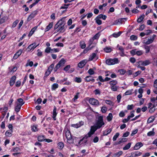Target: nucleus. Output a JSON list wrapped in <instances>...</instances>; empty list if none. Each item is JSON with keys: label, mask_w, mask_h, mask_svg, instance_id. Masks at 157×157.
Segmentation results:
<instances>
[{"label": "nucleus", "mask_w": 157, "mask_h": 157, "mask_svg": "<svg viewBox=\"0 0 157 157\" xmlns=\"http://www.w3.org/2000/svg\"><path fill=\"white\" fill-rule=\"evenodd\" d=\"M39 45V44H38L36 45V43L35 42L33 43L32 44L29 45L27 47V51L28 52H29L31 50L33 51L35 48L38 46Z\"/></svg>", "instance_id": "39448f33"}, {"label": "nucleus", "mask_w": 157, "mask_h": 157, "mask_svg": "<svg viewBox=\"0 0 157 157\" xmlns=\"http://www.w3.org/2000/svg\"><path fill=\"white\" fill-rule=\"evenodd\" d=\"M24 104V103L22 104H17L15 107V110L16 112H19L21 109V106Z\"/></svg>", "instance_id": "f3484780"}, {"label": "nucleus", "mask_w": 157, "mask_h": 157, "mask_svg": "<svg viewBox=\"0 0 157 157\" xmlns=\"http://www.w3.org/2000/svg\"><path fill=\"white\" fill-rule=\"evenodd\" d=\"M144 47L145 49V52L146 53H147L149 52L151 48L150 46L144 45Z\"/></svg>", "instance_id": "f704fd0d"}, {"label": "nucleus", "mask_w": 157, "mask_h": 157, "mask_svg": "<svg viewBox=\"0 0 157 157\" xmlns=\"http://www.w3.org/2000/svg\"><path fill=\"white\" fill-rule=\"evenodd\" d=\"M92 136V135L88 132L87 134L84 135V136L83 137V138L84 139H87L88 138L91 137Z\"/></svg>", "instance_id": "e2e57ef3"}, {"label": "nucleus", "mask_w": 157, "mask_h": 157, "mask_svg": "<svg viewBox=\"0 0 157 157\" xmlns=\"http://www.w3.org/2000/svg\"><path fill=\"white\" fill-rule=\"evenodd\" d=\"M13 131L7 130L5 132V135L6 136L11 137L12 135Z\"/></svg>", "instance_id": "cd10ccee"}, {"label": "nucleus", "mask_w": 157, "mask_h": 157, "mask_svg": "<svg viewBox=\"0 0 157 157\" xmlns=\"http://www.w3.org/2000/svg\"><path fill=\"white\" fill-rule=\"evenodd\" d=\"M59 87V85L57 83H54L53 84L51 87V89L52 90H55Z\"/></svg>", "instance_id": "7c9ffc66"}, {"label": "nucleus", "mask_w": 157, "mask_h": 157, "mask_svg": "<svg viewBox=\"0 0 157 157\" xmlns=\"http://www.w3.org/2000/svg\"><path fill=\"white\" fill-rule=\"evenodd\" d=\"M99 18H96V17L95 19L96 21V23L99 25H101L102 24V21L100 20L99 19Z\"/></svg>", "instance_id": "052dcab7"}, {"label": "nucleus", "mask_w": 157, "mask_h": 157, "mask_svg": "<svg viewBox=\"0 0 157 157\" xmlns=\"http://www.w3.org/2000/svg\"><path fill=\"white\" fill-rule=\"evenodd\" d=\"M134 106L133 104L131 105H128L127 106V109L128 110H132L134 107Z\"/></svg>", "instance_id": "bf43d9fd"}, {"label": "nucleus", "mask_w": 157, "mask_h": 157, "mask_svg": "<svg viewBox=\"0 0 157 157\" xmlns=\"http://www.w3.org/2000/svg\"><path fill=\"white\" fill-rule=\"evenodd\" d=\"M94 40V39L92 37L88 41L89 46L88 47H90V49H91L93 48L94 46H91V45L93 43L94 44V43H93V41Z\"/></svg>", "instance_id": "aec40b11"}, {"label": "nucleus", "mask_w": 157, "mask_h": 157, "mask_svg": "<svg viewBox=\"0 0 157 157\" xmlns=\"http://www.w3.org/2000/svg\"><path fill=\"white\" fill-rule=\"evenodd\" d=\"M155 119V117L154 116H151L147 120V123H150L152 122Z\"/></svg>", "instance_id": "bb28decb"}, {"label": "nucleus", "mask_w": 157, "mask_h": 157, "mask_svg": "<svg viewBox=\"0 0 157 157\" xmlns=\"http://www.w3.org/2000/svg\"><path fill=\"white\" fill-rule=\"evenodd\" d=\"M143 145V144L141 142L137 143L134 146L133 149L135 150H138Z\"/></svg>", "instance_id": "dca6fc26"}, {"label": "nucleus", "mask_w": 157, "mask_h": 157, "mask_svg": "<svg viewBox=\"0 0 157 157\" xmlns=\"http://www.w3.org/2000/svg\"><path fill=\"white\" fill-rule=\"evenodd\" d=\"M96 54L95 53H93L91 55H90L89 58V61H92L95 57H96Z\"/></svg>", "instance_id": "393cba45"}, {"label": "nucleus", "mask_w": 157, "mask_h": 157, "mask_svg": "<svg viewBox=\"0 0 157 157\" xmlns=\"http://www.w3.org/2000/svg\"><path fill=\"white\" fill-rule=\"evenodd\" d=\"M127 18H121L119 19L118 20H116L115 21L114 24L118 25L122 24L125 21H126L127 20Z\"/></svg>", "instance_id": "1a4fd4ad"}, {"label": "nucleus", "mask_w": 157, "mask_h": 157, "mask_svg": "<svg viewBox=\"0 0 157 157\" xmlns=\"http://www.w3.org/2000/svg\"><path fill=\"white\" fill-rule=\"evenodd\" d=\"M150 63V62L149 60H146L142 62V65L144 66L148 65Z\"/></svg>", "instance_id": "c03bdc74"}, {"label": "nucleus", "mask_w": 157, "mask_h": 157, "mask_svg": "<svg viewBox=\"0 0 157 157\" xmlns=\"http://www.w3.org/2000/svg\"><path fill=\"white\" fill-rule=\"evenodd\" d=\"M113 118V115L111 113H109L107 117V120L108 121H111Z\"/></svg>", "instance_id": "4c0bfd02"}, {"label": "nucleus", "mask_w": 157, "mask_h": 157, "mask_svg": "<svg viewBox=\"0 0 157 157\" xmlns=\"http://www.w3.org/2000/svg\"><path fill=\"white\" fill-rule=\"evenodd\" d=\"M120 134L119 132H117L116 133L115 135L113 136V141H115L116 140L117 138L119 136Z\"/></svg>", "instance_id": "5fc2aeb1"}, {"label": "nucleus", "mask_w": 157, "mask_h": 157, "mask_svg": "<svg viewBox=\"0 0 157 157\" xmlns=\"http://www.w3.org/2000/svg\"><path fill=\"white\" fill-rule=\"evenodd\" d=\"M119 60L117 58L108 59L106 60V64L109 65L117 64L119 63Z\"/></svg>", "instance_id": "7ed1b4c3"}, {"label": "nucleus", "mask_w": 157, "mask_h": 157, "mask_svg": "<svg viewBox=\"0 0 157 157\" xmlns=\"http://www.w3.org/2000/svg\"><path fill=\"white\" fill-rule=\"evenodd\" d=\"M66 24V21L64 18L60 19L55 25L54 29L56 30L57 32L62 33L66 31L64 26Z\"/></svg>", "instance_id": "f257e3e1"}, {"label": "nucleus", "mask_w": 157, "mask_h": 157, "mask_svg": "<svg viewBox=\"0 0 157 157\" xmlns=\"http://www.w3.org/2000/svg\"><path fill=\"white\" fill-rule=\"evenodd\" d=\"M118 72L120 73L121 75H124L126 72V71L124 69H119L118 70Z\"/></svg>", "instance_id": "79ce46f5"}, {"label": "nucleus", "mask_w": 157, "mask_h": 157, "mask_svg": "<svg viewBox=\"0 0 157 157\" xmlns=\"http://www.w3.org/2000/svg\"><path fill=\"white\" fill-rule=\"evenodd\" d=\"M38 11L36 10L33 11L31 14L28 16L27 20L28 21H29L31 20L33 18H34L35 16L37 14Z\"/></svg>", "instance_id": "423d86ee"}, {"label": "nucleus", "mask_w": 157, "mask_h": 157, "mask_svg": "<svg viewBox=\"0 0 157 157\" xmlns=\"http://www.w3.org/2000/svg\"><path fill=\"white\" fill-rule=\"evenodd\" d=\"M111 89L113 91H117L118 89V87L116 85L111 86Z\"/></svg>", "instance_id": "49530a36"}, {"label": "nucleus", "mask_w": 157, "mask_h": 157, "mask_svg": "<svg viewBox=\"0 0 157 157\" xmlns=\"http://www.w3.org/2000/svg\"><path fill=\"white\" fill-rule=\"evenodd\" d=\"M117 47L118 48V50L121 52V53H120L121 56L123 57L126 56V55L124 53V49L122 46H120L119 44H118Z\"/></svg>", "instance_id": "0eeeda50"}, {"label": "nucleus", "mask_w": 157, "mask_h": 157, "mask_svg": "<svg viewBox=\"0 0 157 157\" xmlns=\"http://www.w3.org/2000/svg\"><path fill=\"white\" fill-rule=\"evenodd\" d=\"M19 22V20H15L12 24V28H15L17 25L18 23V22Z\"/></svg>", "instance_id": "603ef678"}, {"label": "nucleus", "mask_w": 157, "mask_h": 157, "mask_svg": "<svg viewBox=\"0 0 157 157\" xmlns=\"http://www.w3.org/2000/svg\"><path fill=\"white\" fill-rule=\"evenodd\" d=\"M87 72L90 75H93L94 73V71L92 68H90Z\"/></svg>", "instance_id": "6e6d98bb"}, {"label": "nucleus", "mask_w": 157, "mask_h": 157, "mask_svg": "<svg viewBox=\"0 0 157 157\" xmlns=\"http://www.w3.org/2000/svg\"><path fill=\"white\" fill-rule=\"evenodd\" d=\"M23 52V50L20 49L13 56V59H17L21 54Z\"/></svg>", "instance_id": "ddd939ff"}, {"label": "nucleus", "mask_w": 157, "mask_h": 157, "mask_svg": "<svg viewBox=\"0 0 157 157\" xmlns=\"http://www.w3.org/2000/svg\"><path fill=\"white\" fill-rule=\"evenodd\" d=\"M66 61L63 58H62L58 63V64L60 66V67L64 66L65 63Z\"/></svg>", "instance_id": "b1692460"}, {"label": "nucleus", "mask_w": 157, "mask_h": 157, "mask_svg": "<svg viewBox=\"0 0 157 157\" xmlns=\"http://www.w3.org/2000/svg\"><path fill=\"white\" fill-rule=\"evenodd\" d=\"M154 128H153L152 129V131H150L149 132L147 133V136H154L155 135V132L154 131Z\"/></svg>", "instance_id": "e433bc0d"}, {"label": "nucleus", "mask_w": 157, "mask_h": 157, "mask_svg": "<svg viewBox=\"0 0 157 157\" xmlns=\"http://www.w3.org/2000/svg\"><path fill=\"white\" fill-rule=\"evenodd\" d=\"M52 49L50 47H47L45 50L44 52L45 53H49L50 52L51 53Z\"/></svg>", "instance_id": "3c124183"}, {"label": "nucleus", "mask_w": 157, "mask_h": 157, "mask_svg": "<svg viewBox=\"0 0 157 157\" xmlns=\"http://www.w3.org/2000/svg\"><path fill=\"white\" fill-rule=\"evenodd\" d=\"M92 76H91L90 75H89L86 76L85 78V81L87 82H89L90 81H91V78H90Z\"/></svg>", "instance_id": "8fccbe9b"}, {"label": "nucleus", "mask_w": 157, "mask_h": 157, "mask_svg": "<svg viewBox=\"0 0 157 157\" xmlns=\"http://www.w3.org/2000/svg\"><path fill=\"white\" fill-rule=\"evenodd\" d=\"M54 64L52 63L49 66L47 70L52 72L53 68H54Z\"/></svg>", "instance_id": "09e8293b"}, {"label": "nucleus", "mask_w": 157, "mask_h": 157, "mask_svg": "<svg viewBox=\"0 0 157 157\" xmlns=\"http://www.w3.org/2000/svg\"><path fill=\"white\" fill-rule=\"evenodd\" d=\"M74 81L76 82L79 83L82 82V79L80 77H76L74 79Z\"/></svg>", "instance_id": "58836bf2"}, {"label": "nucleus", "mask_w": 157, "mask_h": 157, "mask_svg": "<svg viewBox=\"0 0 157 157\" xmlns=\"http://www.w3.org/2000/svg\"><path fill=\"white\" fill-rule=\"evenodd\" d=\"M16 77L15 75H13L11 77L10 81V86H12L15 83Z\"/></svg>", "instance_id": "4468645a"}, {"label": "nucleus", "mask_w": 157, "mask_h": 157, "mask_svg": "<svg viewBox=\"0 0 157 157\" xmlns=\"http://www.w3.org/2000/svg\"><path fill=\"white\" fill-rule=\"evenodd\" d=\"M132 90H127L124 93L125 95H130L132 94Z\"/></svg>", "instance_id": "0e129e2a"}, {"label": "nucleus", "mask_w": 157, "mask_h": 157, "mask_svg": "<svg viewBox=\"0 0 157 157\" xmlns=\"http://www.w3.org/2000/svg\"><path fill=\"white\" fill-rule=\"evenodd\" d=\"M107 16L106 15L102 14H99L96 17V18L102 19L104 20H105Z\"/></svg>", "instance_id": "a878e982"}, {"label": "nucleus", "mask_w": 157, "mask_h": 157, "mask_svg": "<svg viewBox=\"0 0 157 157\" xmlns=\"http://www.w3.org/2000/svg\"><path fill=\"white\" fill-rule=\"evenodd\" d=\"M112 131V128L107 129L103 132V135L107 136Z\"/></svg>", "instance_id": "4be33fe9"}, {"label": "nucleus", "mask_w": 157, "mask_h": 157, "mask_svg": "<svg viewBox=\"0 0 157 157\" xmlns=\"http://www.w3.org/2000/svg\"><path fill=\"white\" fill-rule=\"evenodd\" d=\"M104 50L105 52L109 53L112 51V50L110 47H106L104 48Z\"/></svg>", "instance_id": "72a5a7b5"}, {"label": "nucleus", "mask_w": 157, "mask_h": 157, "mask_svg": "<svg viewBox=\"0 0 157 157\" xmlns=\"http://www.w3.org/2000/svg\"><path fill=\"white\" fill-rule=\"evenodd\" d=\"M136 49H134L130 51V52L132 56H134L135 55H136Z\"/></svg>", "instance_id": "680f3d73"}, {"label": "nucleus", "mask_w": 157, "mask_h": 157, "mask_svg": "<svg viewBox=\"0 0 157 157\" xmlns=\"http://www.w3.org/2000/svg\"><path fill=\"white\" fill-rule=\"evenodd\" d=\"M154 41V38L148 39V40L144 42V44H149L152 43Z\"/></svg>", "instance_id": "37998d69"}, {"label": "nucleus", "mask_w": 157, "mask_h": 157, "mask_svg": "<svg viewBox=\"0 0 157 157\" xmlns=\"http://www.w3.org/2000/svg\"><path fill=\"white\" fill-rule=\"evenodd\" d=\"M53 25V22L50 23L48 25L45 29V32H46L48 31L51 28H52Z\"/></svg>", "instance_id": "a211bd4d"}, {"label": "nucleus", "mask_w": 157, "mask_h": 157, "mask_svg": "<svg viewBox=\"0 0 157 157\" xmlns=\"http://www.w3.org/2000/svg\"><path fill=\"white\" fill-rule=\"evenodd\" d=\"M144 14H143V15H141L140 17L137 19V22L138 23H140L144 19Z\"/></svg>", "instance_id": "2f4dec72"}, {"label": "nucleus", "mask_w": 157, "mask_h": 157, "mask_svg": "<svg viewBox=\"0 0 157 157\" xmlns=\"http://www.w3.org/2000/svg\"><path fill=\"white\" fill-rule=\"evenodd\" d=\"M45 137L44 135H40L37 137V140L39 141L42 142L44 141Z\"/></svg>", "instance_id": "5701e85b"}, {"label": "nucleus", "mask_w": 157, "mask_h": 157, "mask_svg": "<svg viewBox=\"0 0 157 157\" xmlns=\"http://www.w3.org/2000/svg\"><path fill=\"white\" fill-rule=\"evenodd\" d=\"M100 35V32H98L95 34L92 38L93 39H94V40L98 39L99 38Z\"/></svg>", "instance_id": "ea45409f"}, {"label": "nucleus", "mask_w": 157, "mask_h": 157, "mask_svg": "<svg viewBox=\"0 0 157 157\" xmlns=\"http://www.w3.org/2000/svg\"><path fill=\"white\" fill-rule=\"evenodd\" d=\"M71 67V66L70 65H67L65 67H64L63 69V70L67 72V71Z\"/></svg>", "instance_id": "774afa93"}, {"label": "nucleus", "mask_w": 157, "mask_h": 157, "mask_svg": "<svg viewBox=\"0 0 157 157\" xmlns=\"http://www.w3.org/2000/svg\"><path fill=\"white\" fill-rule=\"evenodd\" d=\"M89 103L91 105L95 106H98L100 105L99 101L94 98H90L89 100Z\"/></svg>", "instance_id": "20e7f679"}, {"label": "nucleus", "mask_w": 157, "mask_h": 157, "mask_svg": "<svg viewBox=\"0 0 157 157\" xmlns=\"http://www.w3.org/2000/svg\"><path fill=\"white\" fill-rule=\"evenodd\" d=\"M57 145L58 148L60 149H62L64 146V144L62 142H59Z\"/></svg>", "instance_id": "c9c22d12"}, {"label": "nucleus", "mask_w": 157, "mask_h": 157, "mask_svg": "<svg viewBox=\"0 0 157 157\" xmlns=\"http://www.w3.org/2000/svg\"><path fill=\"white\" fill-rule=\"evenodd\" d=\"M86 63L87 62L86 60H83L78 63V67H79L82 68L85 65Z\"/></svg>", "instance_id": "f8f14e48"}, {"label": "nucleus", "mask_w": 157, "mask_h": 157, "mask_svg": "<svg viewBox=\"0 0 157 157\" xmlns=\"http://www.w3.org/2000/svg\"><path fill=\"white\" fill-rule=\"evenodd\" d=\"M98 129L95 125H93L91 127L90 131L89 132L92 135L94 134L95 132Z\"/></svg>", "instance_id": "9b49d317"}, {"label": "nucleus", "mask_w": 157, "mask_h": 157, "mask_svg": "<svg viewBox=\"0 0 157 157\" xmlns=\"http://www.w3.org/2000/svg\"><path fill=\"white\" fill-rule=\"evenodd\" d=\"M51 72L50 71L47 70L44 74V78H46L51 74Z\"/></svg>", "instance_id": "4d7b16f0"}, {"label": "nucleus", "mask_w": 157, "mask_h": 157, "mask_svg": "<svg viewBox=\"0 0 157 157\" xmlns=\"http://www.w3.org/2000/svg\"><path fill=\"white\" fill-rule=\"evenodd\" d=\"M121 34V32L120 31H119L117 33H113L112 35L113 37L117 38L120 36Z\"/></svg>", "instance_id": "a18cd8bd"}, {"label": "nucleus", "mask_w": 157, "mask_h": 157, "mask_svg": "<svg viewBox=\"0 0 157 157\" xmlns=\"http://www.w3.org/2000/svg\"><path fill=\"white\" fill-rule=\"evenodd\" d=\"M8 19V17L7 16H3L1 17L0 15V25L5 23Z\"/></svg>", "instance_id": "9d476101"}, {"label": "nucleus", "mask_w": 157, "mask_h": 157, "mask_svg": "<svg viewBox=\"0 0 157 157\" xmlns=\"http://www.w3.org/2000/svg\"><path fill=\"white\" fill-rule=\"evenodd\" d=\"M107 107L105 105L101 107V112L103 113H105L107 111Z\"/></svg>", "instance_id": "de8ad7c7"}, {"label": "nucleus", "mask_w": 157, "mask_h": 157, "mask_svg": "<svg viewBox=\"0 0 157 157\" xmlns=\"http://www.w3.org/2000/svg\"><path fill=\"white\" fill-rule=\"evenodd\" d=\"M38 27V26H35L29 32V34H28L29 37H30L33 34L35 31L36 29Z\"/></svg>", "instance_id": "412c9836"}, {"label": "nucleus", "mask_w": 157, "mask_h": 157, "mask_svg": "<svg viewBox=\"0 0 157 157\" xmlns=\"http://www.w3.org/2000/svg\"><path fill=\"white\" fill-rule=\"evenodd\" d=\"M31 130L33 132H36L38 131V128L37 125H33L31 126Z\"/></svg>", "instance_id": "c85d7f7f"}, {"label": "nucleus", "mask_w": 157, "mask_h": 157, "mask_svg": "<svg viewBox=\"0 0 157 157\" xmlns=\"http://www.w3.org/2000/svg\"><path fill=\"white\" fill-rule=\"evenodd\" d=\"M105 124L103 121V117L102 116H99L98 117V120L97 121L95 125L98 128H100L103 125Z\"/></svg>", "instance_id": "f03ea898"}, {"label": "nucleus", "mask_w": 157, "mask_h": 157, "mask_svg": "<svg viewBox=\"0 0 157 157\" xmlns=\"http://www.w3.org/2000/svg\"><path fill=\"white\" fill-rule=\"evenodd\" d=\"M157 109V108H154L153 107H152L151 108H150V109L149 111V112L150 113H154L156 109Z\"/></svg>", "instance_id": "864d4df0"}, {"label": "nucleus", "mask_w": 157, "mask_h": 157, "mask_svg": "<svg viewBox=\"0 0 157 157\" xmlns=\"http://www.w3.org/2000/svg\"><path fill=\"white\" fill-rule=\"evenodd\" d=\"M130 39L131 40H137V37L135 35H132L130 37Z\"/></svg>", "instance_id": "13d9d810"}, {"label": "nucleus", "mask_w": 157, "mask_h": 157, "mask_svg": "<svg viewBox=\"0 0 157 157\" xmlns=\"http://www.w3.org/2000/svg\"><path fill=\"white\" fill-rule=\"evenodd\" d=\"M128 140V139L126 138H119V140L115 142L114 144L115 145H117L120 144L122 143L126 142Z\"/></svg>", "instance_id": "2eb2a0df"}, {"label": "nucleus", "mask_w": 157, "mask_h": 157, "mask_svg": "<svg viewBox=\"0 0 157 157\" xmlns=\"http://www.w3.org/2000/svg\"><path fill=\"white\" fill-rule=\"evenodd\" d=\"M136 55L138 56H140L142 55L143 54V52L142 50H139L136 51Z\"/></svg>", "instance_id": "338daca9"}, {"label": "nucleus", "mask_w": 157, "mask_h": 157, "mask_svg": "<svg viewBox=\"0 0 157 157\" xmlns=\"http://www.w3.org/2000/svg\"><path fill=\"white\" fill-rule=\"evenodd\" d=\"M123 152L122 151H120L118 152L114 153L113 154L114 157H119L122 155Z\"/></svg>", "instance_id": "c756f323"}, {"label": "nucleus", "mask_w": 157, "mask_h": 157, "mask_svg": "<svg viewBox=\"0 0 157 157\" xmlns=\"http://www.w3.org/2000/svg\"><path fill=\"white\" fill-rule=\"evenodd\" d=\"M57 109L55 106H54L53 110V112L52 115L57 116V113L56 112Z\"/></svg>", "instance_id": "69168bd1"}, {"label": "nucleus", "mask_w": 157, "mask_h": 157, "mask_svg": "<svg viewBox=\"0 0 157 157\" xmlns=\"http://www.w3.org/2000/svg\"><path fill=\"white\" fill-rule=\"evenodd\" d=\"M84 124V122L81 121L79 122L78 123H77L76 124H72L71 125V126L75 128H77L83 125Z\"/></svg>", "instance_id": "6e6552de"}, {"label": "nucleus", "mask_w": 157, "mask_h": 157, "mask_svg": "<svg viewBox=\"0 0 157 157\" xmlns=\"http://www.w3.org/2000/svg\"><path fill=\"white\" fill-rule=\"evenodd\" d=\"M78 138L76 137H75L73 138V139H68L67 140V142L69 144H73L75 143H76L75 140H78Z\"/></svg>", "instance_id": "6ab92c4d"}, {"label": "nucleus", "mask_w": 157, "mask_h": 157, "mask_svg": "<svg viewBox=\"0 0 157 157\" xmlns=\"http://www.w3.org/2000/svg\"><path fill=\"white\" fill-rule=\"evenodd\" d=\"M131 143H128L123 148L124 150H125L128 149L131 147Z\"/></svg>", "instance_id": "473e14b6"}, {"label": "nucleus", "mask_w": 157, "mask_h": 157, "mask_svg": "<svg viewBox=\"0 0 157 157\" xmlns=\"http://www.w3.org/2000/svg\"><path fill=\"white\" fill-rule=\"evenodd\" d=\"M117 83L116 80H113L109 82V84L111 86L116 85Z\"/></svg>", "instance_id": "a19ab883"}]
</instances>
